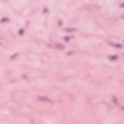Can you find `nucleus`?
<instances>
[{"mask_svg":"<svg viewBox=\"0 0 124 124\" xmlns=\"http://www.w3.org/2000/svg\"><path fill=\"white\" fill-rule=\"evenodd\" d=\"M23 30H20V31H19V33L21 34L22 33H23Z\"/></svg>","mask_w":124,"mask_h":124,"instance_id":"1","label":"nucleus"},{"mask_svg":"<svg viewBox=\"0 0 124 124\" xmlns=\"http://www.w3.org/2000/svg\"><path fill=\"white\" fill-rule=\"evenodd\" d=\"M112 59H114V58H112Z\"/></svg>","mask_w":124,"mask_h":124,"instance_id":"2","label":"nucleus"}]
</instances>
